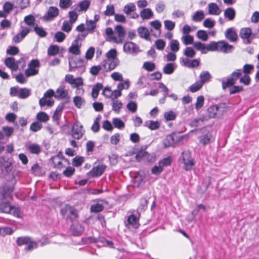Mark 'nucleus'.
<instances>
[{
  "label": "nucleus",
  "mask_w": 259,
  "mask_h": 259,
  "mask_svg": "<svg viewBox=\"0 0 259 259\" xmlns=\"http://www.w3.org/2000/svg\"><path fill=\"white\" fill-rule=\"evenodd\" d=\"M210 51H220L224 53H228L232 52L233 46L228 44L224 40L218 42H210Z\"/></svg>",
  "instance_id": "f257e3e1"
},
{
  "label": "nucleus",
  "mask_w": 259,
  "mask_h": 259,
  "mask_svg": "<svg viewBox=\"0 0 259 259\" xmlns=\"http://www.w3.org/2000/svg\"><path fill=\"white\" fill-rule=\"evenodd\" d=\"M225 111V106L224 104L210 106L207 109V115L209 118H218L223 115Z\"/></svg>",
  "instance_id": "f03ea898"
},
{
  "label": "nucleus",
  "mask_w": 259,
  "mask_h": 259,
  "mask_svg": "<svg viewBox=\"0 0 259 259\" xmlns=\"http://www.w3.org/2000/svg\"><path fill=\"white\" fill-rule=\"evenodd\" d=\"M17 243L19 246L27 245L25 248V250L29 251L36 248L37 246V243L32 241L29 237L27 236L18 237L17 239Z\"/></svg>",
  "instance_id": "7ed1b4c3"
},
{
  "label": "nucleus",
  "mask_w": 259,
  "mask_h": 259,
  "mask_svg": "<svg viewBox=\"0 0 259 259\" xmlns=\"http://www.w3.org/2000/svg\"><path fill=\"white\" fill-rule=\"evenodd\" d=\"M242 71L241 69H237L228 77L226 81H223L222 88L225 90L227 87H231L234 85L238 78L242 74Z\"/></svg>",
  "instance_id": "20e7f679"
},
{
  "label": "nucleus",
  "mask_w": 259,
  "mask_h": 259,
  "mask_svg": "<svg viewBox=\"0 0 259 259\" xmlns=\"http://www.w3.org/2000/svg\"><path fill=\"white\" fill-rule=\"evenodd\" d=\"M28 68L25 70V74L27 77L34 76L38 74L40 63L38 60L33 59L28 65Z\"/></svg>",
  "instance_id": "39448f33"
},
{
  "label": "nucleus",
  "mask_w": 259,
  "mask_h": 259,
  "mask_svg": "<svg viewBox=\"0 0 259 259\" xmlns=\"http://www.w3.org/2000/svg\"><path fill=\"white\" fill-rule=\"evenodd\" d=\"M181 157L184 163V168L186 170H191L194 166L195 162L191 157L190 152L188 151L183 152Z\"/></svg>",
  "instance_id": "423d86ee"
},
{
  "label": "nucleus",
  "mask_w": 259,
  "mask_h": 259,
  "mask_svg": "<svg viewBox=\"0 0 259 259\" xmlns=\"http://www.w3.org/2000/svg\"><path fill=\"white\" fill-rule=\"evenodd\" d=\"M61 213L66 220H74L77 217L75 209L70 205H66L61 210Z\"/></svg>",
  "instance_id": "0eeeda50"
},
{
  "label": "nucleus",
  "mask_w": 259,
  "mask_h": 259,
  "mask_svg": "<svg viewBox=\"0 0 259 259\" xmlns=\"http://www.w3.org/2000/svg\"><path fill=\"white\" fill-rule=\"evenodd\" d=\"M59 14V10L55 7H50L47 12L43 16L42 20L45 21H51L54 20Z\"/></svg>",
  "instance_id": "6e6552de"
},
{
  "label": "nucleus",
  "mask_w": 259,
  "mask_h": 259,
  "mask_svg": "<svg viewBox=\"0 0 259 259\" xmlns=\"http://www.w3.org/2000/svg\"><path fill=\"white\" fill-rule=\"evenodd\" d=\"M123 51L128 54L136 55L139 51V47L135 43L128 41L123 45Z\"/></svg>",
  "instance_id": "1a4fd4ad"
},
{
  "label": "nucleus",
  "mask_w": 259,
  "mask_h": 259,
  "mask_svg": "<svg viewBox=\"0 0 259 259\" xmlns=\"http://www.w3.org/2000/svg\"><path fill=\"white\" fill-rule=\"evenodd\" d=\"M115 35L114 38V42L116 44H121L123 42L124 36L125 35V31L124 27L120 25L116 26L115 28Z\"/></svg>",
  "instance_id": "9d476101"
},
{
  "label": "nucleus",
  "mask_w": 259,
  "mask_h": 259,
  "mask_svg": "<svg viewBox=\"0 0 259 259\" xmlns=\"http://www.w3.org/2000/svg\"><path fill=\"white\" fill-rule=\"evenodd\" d=\"M84 133V131L81 124L79 122H76L74 124L72 129V135L73 138L80 139L83 135Z\"/></svg>",
  "instance_id": "9b49d317"
},
{
  "label": "nucleus",
  "mask_w": 259,
  "mask_h": 259,
  "mask_svg": "<svg viewBox=\"0 0 259 259\" xmlns=\"http://www.w3.org/2000/svg\"><path fill=\"white\" fill-rule=\"evenodd\" d=\"M65 81L70 84L72 88H77L83 84V81L81 77L74 78L71 74H67L65 76Z\"/></svg>",
  "instance_id": "f8f14e48"
},
{
  "label": "nucleus",
  "mask_w": 259,
  "mask_h": 259,
  "mask_svg": "<svg viewBox=\"0 0 259 259\" xmlns=\"http://www.w3.org/2000/svg\"><path fill=\"white\" fill-rule=\"evenodd\" d=\"M106 168L104 164L98 165L94 166L89 172V176L91 177H97L102 175Z\"/></svg>",
  "instance_id": "ddd939ff"
},
{
  "label": "nucleus",
  "mask_w": 259,
  "mask_h": 259,
  "mask_svg": "<svg viewBox=\"0 0 259 259\" xmlns=\"http://www.w3.org/2000/svg\"><path fill=\"white\" fill-rule=\"evenodd\" d=\"M55 98L57 99H68V91L65 89L64 84H61L55 92Z\"/></svg>",
  "instance_id": "4468645a"
},
{
  "label": "nucleus",
  "mask_w": 259,
  "mask_h": 259,
  "mask_svg": "<svg viewBox=\"0 0 259 259\" xmlns=\"http://www.w3.org/2000/svg\"><path fill=\"white\" fill-rule=\"evenodd\" d=\"M252 31L250 28H243L240 30L239 35L242 39L246 40L247 44L251 42L252 38H251Z\"/></svg>",
  "instance_id": "2eb2a0df"
},
{
  "label": "nucleus",
  "mask_w": 259,
  "mask_h": 259,
  "mask_svg": "<svg viewBox=\"0 0 259 259\" xmlns=\"http://www.w3.org/2000/svg\"><path fill=\"white\" fill-rule=\"evenodd\" d=\"M31 31V29L26 27H22V30L13 37L16 43L20 42Z\"/></svg>",
  "instance_id": "dca6fc26"
},
{
  "label": "nucleus",
  "mask_w": 259,
  "mask_h": 259,
  "mask_svg": "<svg viewBox=\"0 0 259 259\" xmlns=\"http://www.w3.org/2000/svg\"><path fill=\"white\" fill-rule=\"evenodd\" d=\"M210 43L205 45L200 41H196L193 44V47L198 51H201L202 54H206L207 52L210 51Z\"/></svg>",
  "instance_id": "f3484780"
},
{
  "label": "nucleus",
  "mask_w": 259,
  "mask_h": 259,
  "mask_svg": "<svg viewBox=\"0 0 259 259\" xmlns=\"http://www.w3.org/2000/svg\"><path fill=\"white\" fill-rule=\"evenodd\" d=\"M225 37L231 42H235L238 39V35L233 28H230L226 30Z\"/></svg>",
  "instance_id": "a211bd4d"
},
{
  "label": "nucleus",
  "mask_w": 259,
  "mask_h": 259,
  "mask_svg": "<svg viewBox=\"0 0 259 259\" xmlns=\"http://www.w3.org/2000/svg\"><path fill=\"white\" fill-rule=\"evenodd\" d=\"M90 5V1L83 0L74 6L75 10L78 12H86Z\"/></svg>",
  "instance_id": "6ab92c4d"
},
{
  "label": "nucleus",
  "mask_w": 259,
  "mask_h": 259,
  "mask_svg": "<svg viewBox=\"0 0 259 259\" xmlns=\"http://www.w3.org/2000/svg\"><path fill=\"white\" fill-rule=\"evenodd\" d=\"M5 63L12 71H16L18 68V62H16L15 59L13 57L6 58L5 61Z\"/></svg>",
  "instance_id": "aec40b11"
},
{
  "label": "nucleus",
  "mask_w": 259,
  "mask_h": 259,
  "mask_svg": "<svg viewBox=\"0 0 259 259\" xmlns=\"http://www.w3.org/2000/svg\"><path fill=\"white\" fill-rule=\"evenodd\" d=\"M103 62H106V71H111L114 69L119 64V60L118 59H113L111 60H105Z\"/></svg>",
  "instance_id": "412c9836"
},
{
  "label": "nucleus",
  "mask_w": 259,
  "mask_h": 259,
  "mask_svg": "<svg viewBox=\"0 0 259 259\" xmlns=\"http://www.w3.org/2000/svg\"><path fill=\"white\" fill-rule=\"evenodd\" d=\"M208 13L210 15H219L221 13V10L215 3H211L208 5Z\"/></svg>",
  "instance_id": "4be33fe9"
},
{
  "label": "nucleus",
  "mask_w": 259,
  "mask_h": 259,
  "mask_svg": "<svg viewBox=\"0 0 259 259\" xmlns=\"http://www.w3.org/2000/svg\"><path fill=\"white\" fill-rule=\"evenodd\" d=\"M199 78V81L203 85L211 80L212 76L208 71H203L200 73Z\"/></svg>",
  "instance_id": "5701e85b"
},
{
  "label": "nucleus",
  "mask_w": 259,
  "mask_h": 259,
  "mask_svg": "<svg viewBox=\"0 0 259 259\" xmlns=\"http://www.w3.org/2000/svg\"><path fill=\"white\" fill-rule=\"evenodd\" d=\"M177 66L175 63H168L163 68V72L165 74H171L175 71Z\"/></svg>",
  "instance_id": "b1692460"
},
{
  "label": "nucleus",
  "mask_w": 259,
  "mask_h": 259,
  "mask_svg": "<svg viewBox=\"0 0 259 259\" xmlns=\"http://www.w3.org/2000/svg\"><path fill=\"white\" fill-rule=\"evenodd\" d=\"M71 230L73 235L79 236L84 231V228L80 224L76 223L72 225Z\"/></svg>",
  "instance_id": "393cba45"
},
{
  "label": "nucleus",
  "mask_w": 259,
  "mask_h": 259,
  "mask_svg": "<svg viewBox=\"0 0 259 259\" xmlns=\"http://www.w3.org/2000/svg\"><path fill=\"white\" fill-rule=\"evenodd\" d=\"M52 160L54 167L57 168H61L63 167L62 161H66V159L63 158L61 156L58 155L53 157L52 158Z\"/></svg>",
  "instance_id": "a878e982"
},
{
  "label": "nucleus",
  "mask_w": 259,
  "mask_h": 259,
  "mask_svg": "<svg viewBox=\"0 0 259 259\" xmlns=\"http://www.w3.org/2000/svg\"><path fill=\"white\" fill-rule=\"evenodd\" d=\"M84 61L82 59H78L76 60H70L69 62V71H72L75 68H78L83 65Z\"/></svg>",
  "instance_id": "bb28decb"
},
{
  "label": "nucleus",
  "mask_w": 259,
  "mask_h": 259,
  "mask_svg": "<svg viewBox=\"0 0 259 259\" xmlns=\"http://www.w3.org/2000/svg\"><path fill=\"white\" fill-rule=\"evenodd\" d=\"M176 138V136L175 135H172V134L166 136L163 141V145L164 147L167 148L173 146L175 144V140Z\"/></svg>",
  "instance_id": "cd10ccee"
},
{
  "label": "nucleus",
  "mask_w": 259,
  "mask_h": 259,
  "mask_svg": "<svg viewBox=\"0 0 259 259\" xmlns=\"http://www.w3.org/2000/svg\"><path fill=\"white\" fill-rule=\"evenodd\" d=\"M81 46V43H76L73 41L71 47L69 48V52L72 54L78 55L80 54V48Z\"/></svg>",
  "instance_id": "c85d7f7f"
},
{
  "label": "nucleus",
  "mask_w": 259,
  "mask_h": 259,
  "mask_svg": "<svg viewBox=\"0 0 259 259\" xmlns=\"http://www.w3.org/2000/svg\"><path fill=\"white\" fill-rule=\"evenodd\" d=\"M140 15L143 20H148L153 17V13L150 9L146 8L142 10Z\"/></svg>",
  "instance_id": "c756f323"
},
{
  "label": "nucleus",
  "mask_w": 259,
  "mask_h": 259,
  "mask_svg": "<svg viewBox=\"0 0 259 259\" xmlns=\"http://www.w3.org/2000/svg\"><path fill=\"white\" fill-rule=\"evenodd\" d=\"M137 31L139 36L141 38L149 40L150 33L147 28L145 27H140L138 28Z\"/></svg>",
  "instance_id": "7c9ffc66"
},
{
  "label": "nucleus",
  "mask_w": 259,
  "mask_h": 259,
  "mask_svg": "<svg viewBox=\"0 0 259 259\" xmlns=\"http://www.w3.org/2000/svg\"><path fill=\"white\" fill-rule=\"evenodd\" d=\"M106 69V62H102V64L97 66H94L90 69V72L93 75H97L99 71L103 69Z\"/></svg>",
  "instance_id": "2f4dec72"
},
{
  "label": "nucleus",
  "mask_w": 259,
  "mask_h": 259,
  "mask_svg": "<svg viewBox=\"0 0 259 259\" xmlns=\"http://www.w3.org/2000/svg\"><path fill=\"white\" fill-rule=\"evenodd\" d=\"M63 109V105H59L56 108L54 115H53L52 119L54 122L58 124V120L61 115Z\"/></svg>",
  "instance_id": "473e14b6"
},
{
  "label": "nucleus",
  "mask_w": 259,
  "mask_h": 259,
  "mask_svg": "<svg viewBox=\"0 0 259 259\" xmlns=\"http://www.w3.org/2000/svg\"><path fill=\"white\" fill-rule=\"evenodd\" d=\"M11 164V163L6 160L4 156L0 157V167L4 168L7 172L11 170L10 166Z\"/></svg>",
  "instance_id": "72a5a7b5"
},
{
  "label": "nucleus",
  "mask_w": 259,
  "mask_h": 259,
  "mask_svg": "<svg viewBox=\"0 0 259 259\" xmlns=\"http://www.w3.org/2000/svg\"><path fill=\"white\" fill-rule=\"evenodd\" d=\"M112 109L116 113H119L122 107V102L118 100H113L111 103Z\"/></svg>",
  "instance_id": "f704fd0d"
},
{
  "label": "nucleus",
  "mask_w": 259,
  "mask_h": 259,
  "mask_svg": "<svg viewBox=\"0 0 259 259\" xmlns=\"http://www.w3.org/2000/svg\"><path fill=\"white\" fill-rule=\"evenodd\" d=\"M28 151L33 154H38L41 151L40 146L36 144H32L27 147Z\"/></svg>",
  "instance_id": "c9c22d12"
},
{
  "label": "nucleus",
  "mask_w": 259,
  "mask_h": 259,
  "mask_svg": "<svg viewBox=\"0 0 259 259\" xmlns=\"http://www.w3.org/2000/svg\"><path fill=\"white\" fill-rule=\"evenodd\" d=\"M144 125L148 127L151 130H155L160 126V123L157 121L149 120L144 123Z\"/></svg>",
  "instance_id": "e433bc0d"
},
{
  "label": "nucleus",
  "mask_w": 259,
  "mask_h": 259,
  "mask_svg": "<svg viewBox=\"0 0 259 259\" xmlns=\"http://www.w3.org/2000/svg\"><path fill=\"white\" fill-rule=\"evenodd\" d=\"M235 11L232 8H229L226 9L224 11V16L227 18L229 21L233 20L235 16Z\"/></svg>",
  "instance_id": "4c0bfd02"
},
{
  "label": "nucleus",
  "mask_w": 259,
  "mask_h": 259,
  "mask_svg": "<svg viewBox=\"0 0 259 259\" xmlns=\"http://www.w3.org/2000/svg\"><path fill=\"white\" fill-rule=\"evenodd\" d=\"M136 10V5L134 3H130L124 6L123 7V12L126 15H130L132 12Z\"/></svg>",
  "instance_id": "58836bf2"
},
{
  "label": "nucleus",
  "mask_w": 259,
  "mask_h": 259,
  "mask_svg": "<svg viewBox=\"0 0 259 259\" xmlns=\"http://www.w3.org/2000/svg\"><path fill=\"white\" fill-rule=\"evenodd\" d=\"M32 172L36 176H41L45 174V171L37 163H35L31 167Z\"/></svg>",
  "instance_id": "ea45409f"
},
{
  "label": "nucleus",
  "mask_w": 259,
  "mask_h": 259,
  "mask_svg": "<svg viewBox=\"0 0 259 259\" xmlns=\"http://www.w3.org/2000/svg\"><path fill=\"white\" fill-rule=\"evenodd\" d=\"M54 103V100L52 99H48L42 97L39 101V104L40 107L45 106H52Z\"/></svg>",
  "instance_id": "a19ab883"
},
{
  "label": "nucleus",
  "mask_w": 259,
  "mask_h": 259,
  "mask_svg": "<svg viewBox=\"0 0 259 259\" xmlns=\"http://www.w3.org/2000/svg\"><path fill=\"white\" fill-rule=\"evenodd\" d=\"M169 46L171 51L173 52H177L180 49V43L177 39H171L169 43Z\"/></svg>",
  "instance_id": "79ce46f5"
},
{
  "label": "nucleus",
  "mask_w": 259,
  "mask_h": 259,
  "mask_svg": "<svg viewBox=\"0 0 259 259\" xmlns=\"http://www.w3.org/2000/svg\"><path fill=\"white\" fill-rule=\"evenodd\" d=\"M35 18L32 15H29L25 16L24 19V21L28 26H32L33 28L36 24L35 23Z\"/></svg>",
  "instance_id": "37998d69"
},
{
  "label": "nucleus",
  "mask_w": 259,
  "mask_h": 259,
  "mask_svg": "<svg viewBox=\"0 0 259 259\" xmlns=\"http://www.w3.org/2000/svg\"><path fill=\"white\" fill-rule=\"evenodd\" d=\"M49 118V116L44 112H39L36 115V119L40 122H46Z\"/></svg>",
  "instance_id": "c03bdc74"
},
{
  "label": "nucleus",
  "mask_w": 259,
  "mask_h": 259,
  "mask_svg": "<svg viewBox=\"0 0 259 259\" xmlns=\"http://www.w3.org/2000/svg\"><path fill=\"white\" fill-rule=\"evenodd\" d=\"M181 39L186 46L194 44V37L190 35H184L182 36Z\"/></svg>",
  "instance_id": "a18cd8bd"
},
{
  "label": "nucleus",
  "mask_w": 259,
  "mask_h": 259,
  "mask_svg": "<svg viewBox=\"0 0 259 259\" xmlns=\"http://www.w3.org/2000/svg\"><path fill=\"white\" fill-rule=\"evenodd\" d=\"M102 88L103 85L100 83H98L93 87L92 92V96L93 98L96 99L97 98L99 92L100 90L102 89Z\"/></svg>",
  "instance_id": "49530a36"
},
{
  "label": "nucleus",
  "mask_w": 259,
  "mask_h": 259,
  "mask_svg": "<svg viewBox=\"0 0 259 259\" xmlns=\"http://www.w3.org/2000/svg\"><path fill=\"white\" fill-rule=\"evenodd\" d=\"M30 95V90L27 88H21L19 89V98L21 99H25L28 98Z\"/></svg>",
  "instance_id": "de8ad7c7"
},
{
  "label": "nucleus",
  "mask_w": 259,
  "mask_h": 259,
  "mask_svg": "<svg viewBox=\"0 0 259 259\" xmlns=\"http://www.w3.org/2000/svg\"><path fill=\"white\" fill-rule=\"evenodd\" d=\"M204 18V13L202 11H198L195 13L192 16V20L195 22H199Z\"/></svg>",
  "instance_id": "09e8293b"
},
{
  "label": "nucleus",
  "mask_w": 259,
  "mask_h": 259,
  "mask_svg": "<svg viewBox=\"0 0 259 259\" xmlns=\"http://www.w3.org/2000/svg\"><path fill=\"white\" fill-rule=\"evenodd\" d=\"M59 48L57 45H51L48 49L49 56H55L59 53Z\"/></svg>",
  "instance_id": "8fccbe9b"
},
{
  "label": "nucleus",
  "mask_w": 259,
  "mask_h": 259,
  "mask_svg": "<svg viewBox=\"0 0 259 259\" xmlns=\"http://www.w3.org/2000/svg\"><path fill=\"white\" fill-rule=\"evenodd\" d=\"M34 30L36 33L41 37H45L47 34V32L41 27H39L37 24H36L34 27Z\"/></svg>",
  "instance_id": "3c124183"
},
{
  "label": "nucleus",
  "mask_w": 259,
  "mask_h": 259,
  "mask_svg": "<svg viewBox=\"0 0 259 259\" xmlns=\"http://www.w3.org/2000/svg\"><path fill=\"white\" fill-rule=\"evenodd\" d=\"M196 36L199 39L204 41H206L208 37L207 32L203 30H198L196 33Z\"/></svg>",
  "instance_id": "603ef678"
},
{
  "label": "nucleus",
  "mask_w": 259,
  "mask_h": 259,
  "mask_svg": "<svg viewBox=\"0 0 259 259\" xmlns=\"http://www.w3.org/2000/svg\"><path fill=\"white\" fill-rule=\"evenodd\" d=\"M73 102L75 106L78 108H80L85 102L84 99L78 96L73 98Z\"/></svg>",
  "instance_id": "864d4df0"
},
{
  "label": "nucleus",
  "mask_w": 259,
  "mask_h": 259,
  "mask_svg": "<svg viewBox=\"0 0 259 259\" xmlns=\"http://www.w3.org/2000/svg\"><path fill=\"white\" fill-rule=\"evenodd\" d=\"M112 123L116 128L121 129L124 127V122L119 118H113Z\"/></svg>",
  "instance_id": "5fc2aeb1"
},
{
  "label": "nucleus",
  "mask_w": 259,
  "mask_h": 259,
  "mask_svg": "<svg viewBox=\"0 0 259 259\" xmlns=\"http://www.w3.org/2000/svg\"><path fill=\"white\" fill-rule=\"evenodd\" d=\"M0 210L2 212L7 213L11 210V205L8 202H2L0 203Z\"/></svg>",
  "instance_id": "6e6d98bb"
},
{
  "label": "nucleus",
  "mask_w": 259,
  "mask_h": 259,
  "mask_svg": "<svg viewBox=\"0 0 259 259\" xmlns=\"http://www.w3.org/2000/svg\"><path fill=\"white\" fill-rule=\"evenodd\" d=\"M203 86V84L199 81H196L195 83L191 85L190 88V91L192 93H195L199 91Z\"/></svg>",
  "instance_id": "4d7b16f0"
},
{
  "label": "nucleus",
  "mask_w": 259,
  "mask_h": 259,
  "mask_svg": "<svg viewBox=\"0 0 259 259\" xmlns=\"http://www.w3.org/2000/svg\"><path fill=\"white\" fill-rule=\"evenodd\" d=\"M204 101V98L203 96H200L197 97L196 102L195 103V108L196 110H198L203 107Z\"/></svg>",
  "instance_id": "13d9d810"
},
{
  "label": "nucleus",
  "mask_w": 259,
  "mask_h": 259,
  "mask_svg": "<svg viewBox=\"0 0 259 259\" xmlns=\"http://www.w3.org/2000/svg\"><path fill=\"white\" fill-rule=\"evenodd\" d=\"M172 161L171 157H167L163 158L162 160L159 161V165H160L163 168L164 166H167L170 165Z\"/></svg>",
  "instance_id": "bf43d9fd"
},
{
  "label": "nucleus",
  "mask_w": 259,
  "mask_h": 259,
  "mask_svg": "<svg viewBox=\"0 0 259 259\" xmlns=\"http://www.w3.org/2000/svg\"><path fill=\"white\" fill-rule=\"evenodd\" d=\"M106 57L107 59L106 60H111L113 59H118L117 58V51L115 49H111L108 51L106 54Z\"/></svg>",
  "instance_id": "052dcab7"
},
{
  "label": "nucleus",
  "mask_w": 259,
  "mask_h": 259,
  "mask_svg": "<svg viewBox=\"0 0 259 259\" xmlns=\"http://www.w3.org/2000/svg\"><path fill=\"white\" fill-rule=\"evenodd\" d=\"M143 67L148 71H152L155 68V64L150 62H145L144 63Z\"/></svg>",
  "instance_id": "680f3d73"
},
{
  "label": "nucleus",
  "mask_w": 259,
  "mask_h": 259,
  "mask_svg": "<svg viewBox=\"0 0 259 259\" xmlns=\"http://www.w3.org/2000/svg\"><path fill=\"white\" fill-rule=\"evenodd\" d=\"M195 54L194 49L191 47H187L184 52V55L189 58H193L195 56Z\"/></svg>",
  "instance_id": "e2e57ef3"
},
{
  "label": "nucleus",
  "mask_w": 259,
  "mask_h": 259,
  "mask_svg": "<svg viewBox=\"0 0 259 259\" xmlns=\"http://www.w3.org/2000/svg\"><path fill=\"white\" fill-rule=\"evenodd\" d=\"M155 46L157 50L162 51L165 48V42L163 40L158 39L155 41Z\"/></svg>",
  "instance_id": "0e129e2a"
},
{
  "label": "nucleus",
  "mask_w": 259,
  "mask_h": 259,
  "mask_svg": "<svg viewBox=\"0 0 259 259\" xmlns=\"http://www.w3.org/2000/svg\"><path fill=\"white\" fill-rule=\"evenodd\" d=\"M42 127V124L38 121L33 122L30 127V130L34 132L39 131Z\"/></svg>",
  "instance_id": "69168bd1"
},
{
  "label": "nucleus",
  "mask_w": 259,
  "mask_h": 259,
  "mask_svg": "<svg viewBox=\"0 0 259 259\" xmlns=\"http://www.w3.org/2000/svg\"><path fill=\"white\" fill-rule=\"evenodd\" d=\"M72 23L66 21H64L62 26V30L66 32H69L72 28Z\"/></svg>",
  "instance_id": "338daca9"
},
{
  "label": "nucleus",
  "mask_w": 259,
  "mask_h": 259,
  "mask_svg": "<svg viewBox=\"0 0 259 259\" xmlns=\"http://www.w3.org/2000/svg\"><path fill=\"white\" fill-rule=\"evenodd\" d=\"M164 118L167 121L173 120L176 118V114L171 110L166 112L164 114Z\"/></svg>",
  "instance_id": "774afa93"
}]
</instances>
